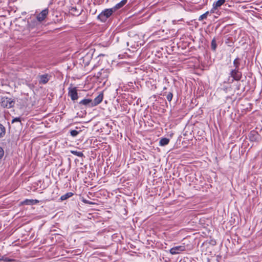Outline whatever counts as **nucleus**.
<instances>
[{"label":"nucleus","instance_id":"nucleus-1","mask_svg":"<svg viewBox=\"0 0 262 262\" xmlns=\"http://www.w3.org/2000/svg\"><path fill=\"white\" fill-rule=\"evenodd\" d=\"M114 11L113 8L105 9L98 16V18L101 21L104 22L112 14Z\"/></svg>","mask_w":262,"mask_h":262},{"label":"nucleus","instance_id":"nucleus-2","mask_svg":"<svg viewBox=\"0 0 262 262\" xmlns=\"http://www.w3.org/2000/svg\"><path fill=\"white\" fill-rule=\"evenodd\" d=\"M51 75L49 74H44L38 76V80L40 84H45L48 82L51 78Z\"/></svg>","mask_w":262,"mask_h":262},{"label":"nucleus","instance_id":"nucleus-3","mask_svg":"<svg viewBox=\"0 0 262 262\" xmlns=\"http://www.w3.org/2000/svg\"><path fill=\"white\" fill-rule=\"evenodd\" d=\"M68 95L73 101L77 100L78 97L76 88L72 86L69 87L68 89Z\"/></svg>","mask_w":262,"mask_h":262},{"label":"nucleus","instance_id":"nucleus-4","mask_svg":"<svg viewBox=\"0 0 262 262\" xmlns=\"http://www.w3.org/2000/svg\"><path fill=\"white\" fill-rule=\"evenodd\" d=\"M15 102L9 98H5L2 101V105L5 107L11 108L14 105Z\"/></svg>","mask_w":262,"mask_h":262},{"label":"nucleus","instance_id":"nucleus-5","mask_svg":"<svg viewBox=\"0 0 262 262\" xmlns=\"http://www.w3.org/2000/svg\"><path fill=\"white\" fill-rule=\"evenodd\" d=\"M185 250V247L184 246H178L171 248L169 252L171 254L176 255L179 254Z\"/></svg>","mask_w":262,"mask_h":262},{"label":"nucleus","instance_id":"nucleus-6","mask_svg":"<svg viewBox=\"0 0 262 262\" xmlns=\"http://www.w3.org/2000/svg\"><path fill=\"white\" fill-rule=\"evenodd\" d=\"M230 75L234 80L238 81L241 79L242 74L238 69H235L230 72Z\"/></svg>","mask_w":262,"mask_h":262},{"label":"nucleus","instance_id":"nucleus-7","mask_svg":"<svg viewBox=\"0 0 262 262\" xmlns=\"http://www.w3.org/2000/svg\"><path fill=\"white\" fill-rule=\"evenodd\" d=\"M49 13V9L46 8L43 10L40 13L36 16V19L39 22L43 21L47 17Z\"/></svg>","mask_w":262,"mask_h":262},{"label":"nucleus","instance_id":"nucleus-8","mask_svg":"<svg viewBox=\"0 0 262 262\" xmlns=\"http://www.w3.org/2000/svg\"><path fill=\"white\" fill-rule=\"evenodd\" d=\"M103 94L100 93L98 96H97L94 100H92L93 104H91V106H96L101 103L103 100Z\"/></svg>","mask_w":262,"mask_h":262},{"label":"nucleus","instance_id":"nucleus-9","mask_svg":"<svg viewBox=\"0 0 262 262\" xmlns=\"http://www.w3.org/2000/svg\"><path fill=\"white\" fill-rule=\"evenodd\" d=\"M226 1L225 0H218L216 2H214L213 4V8L211 10L210 12L211 13H214V10L216 9L217 8L221 7L222 5H223L225 3Z\"/></svg>","mask_w":262,"mask_h":262},{"label":"nucleus","instance_id":"nucleus-10","mask_svg":"<svg viewBox=\"0 0 262 262\" xmlns=\"http://www.w3.org/2000/svg\"><path fill=\"white\" fill-rule=\"evenodd\" d=\"M259 135L254 130H252L249 134V138L251 141H256L259 139Z\"/></svg>","mask_w":262,"mask_h":262},{"label":"nucleus","instance_id":"nucleus-11","mask_svg":"<svg viewBox=\"0 0 262 262\" xmlns=\"http://www.w3.org/2000/svg\"><path fill=\"white\" fill-rule=\"evenodd\" d=\"M79 104H83L84 105L88 106L89 107H93V106H91V104H93L92 103V100L90 99H84L82 100L80 102Z\"/></svg>","mask_w":262,"mask_h":262},{"label":"nucleus","instance_id":"nucleus-12","mask_svg":"<svg viewBox=\"0 0 262 262\" xmlns=\"http://www.w3.org/2000/svg\"><path fill=\"white\" fill-rule=\"evenodd\" d=\"M107 76V72L106 70L102 69L100 72L97 73V77L98 78H104Z\"/></svg>","mask_w":262,"mask_h":262},{"label":"nucleus","instance_id":"nucleus-13","mask_svg":"<svg viewBox=\"0 0 262 262\" xmlns=\"http://www.w3.org/2000/svg\"><path fill=\"white\" fill-rule=\"evenodd\" d=\"M169 142V139L166 138H162L159 142V145L160 146H165L167 145Z\"/></svg>","mask_w":262,"mask_h":262},{"label":"nucleus","instance_id":"nucleus-14","mask_svg":"<svg viewBox=\"0 0 262 262\" xmlns=\"http://www.w3.org/2000/svg\"><path fill=\"white\" fill-rule=\"evenodd\" d=\"M127 3V0H122L120 3L116 5L114 10L119 9L125 5Z\"/></svg>","mask_w":262,"mask_h":262},{"label":"nucleus","instance_id":"nucleus-15","mask_svg":"<svg viewBox=\"0 0 262 262\" xmlns=\"http://www.w3.org/2000/svg\"><path fill=\"white\" fill-rule=\"evenodd\" d=\"M73 195V193L72 192H68V193L64 194V195H62L60 197V200L61 201L66 200L68 199V198L71 197Z\"/></svg>","mask_w":262,"mask_h":262},{"label":"nucleus","instance_id":"nucleus-16","mask_svg":"<svg viewBox=\"0 0 262 262\" xmlns=\"http://www.w3.org/2000/svg\"><path fill=\"white\" fill-rule=\"evenodd\" d=\"M38 201L37 200H26L24 201V204L26 205H33L38 203Z\"/></svg>","mask_w":262,"mask_h":262},{"label":"nucleus","instance_id":"nucleus-17","mask_svg":"<svg viewBox=\"0 0 262 262\" xmlns=\"http://www.w3.org/2000/svg\"><path fill=\"white\" fill-rule=\"evenodd\" d=\"M6 134V128L3 125L0 123V138H3Z\"/></svg>","mask_w":262,"mask_h":262},{"label":"nucleus","instance_id":"nucleus-18","mask_svg":"<svg viewBox=\"0 0 262 262\" xmlns=\"http://www.w3.org/2000/svg\"><path fill=\"white\" fill-rule=\"evenodd\" d=\"M71 152L74 155L77 156L79 157H82L83 156V154L81 151H78L76 150H71Z\"/></svg>","mask_w":262,"mask_h":262},{"label":"nucleus","instance_id":"nucleus-19","mask_svg":"<svg viewBox=\"0 0 262 262\" xmlns=\"http://www.w3.org/2000/svg\"><path fill=\"white\" fill-rule=\"evenodd\" d=\"M211 49L213 51H215L216 50V47H217V45H216V40H215V38H213L212 40L211 43Z\"/></svg>","mask_w":262,"mask_h":262},{"label":"nucleus","instance_id":"nucleus-20","mask_svg":"<svg viewBox=\"0 0 262 262\" xmlns=\"http://www.w3.org/2000/svg\"><path fill=\"white\" fill-rule=\"evenodd\" d=\"M233 64L235 67V69H238L239 66V59L238 58H236L233 61Z\"/></svg>","mask_w":262,"mask_h":262},{"label":"nucleus","instance_id":"nucleus-21","mask_svg":"<svg viewBox=\"0 0 262 262\" xmlns=\"http://www.w3.org/2000/svg\"><path fill=\"white\" fill-rule=\"evenodd\" d=\"M79 132L76 130H72L70 131V134L72 137H76L78 135Z\"/></svg>","mask_w":262,"mask_h":262},{"label":"nucleus","instance_id":"nucleus-22","mask_svg":"<svg viewBox=\"0 0 262 262\" xmlns=\"http://www.w3.org/2000/svg\"><path fill=\"white\" fill-rule=\"evenodd\" d=\"M172 94L171 93H169L167 94L166 96V98L168 101H170L172 100Z\"/></svg>","mask_w":262,"mask_h":262},{"label":"nucleus","instance_id":"nucleus-23","mask_svg":"<svg viewBox=\"0 0 262 262\" xmlns=\"http://www.w3.org/2000/svg\"><path fill=\"white\" fill-rule=\"evenodd\" d=\"M15 122H21V119L19 117H16V118H14L12 120V123H14Z\"/></svg>","mask_w":262,"mask_h":262},{"label":"nucleus","instance_id":"nucleus-24","mask_svg":"<svg viewBox=\"0 0 262 262\" xmlns=\"http://www.w3.org/2000/svg\"><path fill=\"white\" fill-rule=\"evenodd\" d=\"M206 18H207V17H206V15L203 14L201 15L199 17V20H200V21H202V20H203V19H206Z\"/></svg>","mask_w":262,"mask_h":262},{"label":"nucleus","instance_id":"nucleus-25","mask_svg":"<svg viewBox=\"0 0 262 262\" xmlns=\"http://www.w3.org/2000/svg\"><path fill=\"white\" fill-rule=\"evenodd\" d=\"M4 155V150L3 149L0 147V158H1Z\"/></svg>","mask_w":262,"mask_h":262},{"label":"nucleus","instance_id":"nucleus-26","mask_svg":"<svg viewBox=\"0 0 262 262\" xmlns=\"http://www.w3.org/2000/svg\"><path fill=\"white\" fill-rule=\"evenodd\" d=\"M209 11H207L206 12H205V13H204V14H205L206 15V17H207V16L209 14Z\"/></svg>","mask_w":262,"mask_h":262},{"label":"nucleus","instance_id":"nucleus-27","mask_svg":"<svg viewBox=\"0 0 262 262\" xmlns=\"http://www.w3.org/2000/svg\"><path fill=\"white\" fill-rule=\"evenodd\" d=\"M83 202H84V203H85L89 204H92V203H90V202H89V201H83Z\"/></svg>","mask_w":262,"mask_h":262}]
</instances>
